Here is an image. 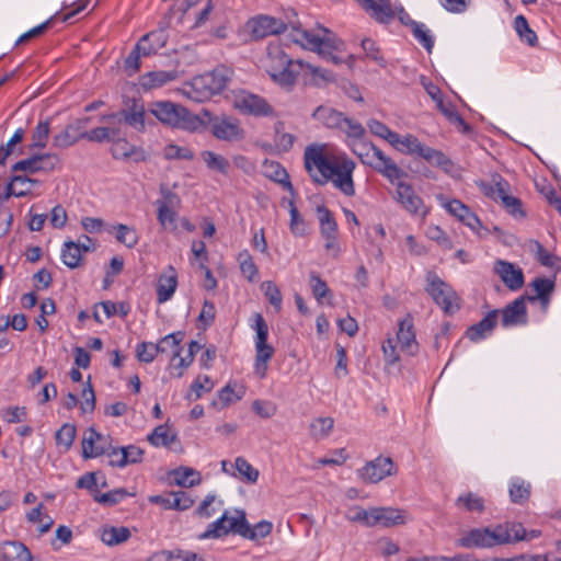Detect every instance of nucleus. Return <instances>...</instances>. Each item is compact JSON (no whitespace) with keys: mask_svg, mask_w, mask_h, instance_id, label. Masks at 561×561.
I'll use <instances>...</instances> for the list:
<instances>
[{"mask_svg":"<svg viewBox=\"0 0 561 561\" xmlns=\"http://www.w3.org/2000/svg\"><path fill=\"white\" fill-rule=\"evenodd\" d=\"M304 165L316 184L331 182L345 196L355 195L353 173L356 164L345 153H329L324 145L312 144L305 149Z\"/></svg>","mask_w":561,"mask_h":561,"instance_id":"f257e3e1","label":"nucleus"},{"mask_svg":"<svg viewBox=\"0 0 561 561\" xmlns=\"http://www.w3.org/2000/svg\"><path fill=\"white\" fill-rule=\"evenodd\" d=\"M522 524L504 523L494 527L473 528L456 540V546L465 549H491L525 539Z\"/></svg>","mask_w":561,"mask_h":561,"instance_id":"f03ea898","label":"nucleus"},{"mask_svg":"<svg viewBox=\"0 0 561 561\" xmlns=\"http://www.w3.org/2000/svg\"><path fill=\"white\" fill-rule=\"evenodd\" d=\"M302 68L304 61L293 60L280 45H268L266 70L274 82L283 88L291 89Z\"/></svg>","mask_w":561,"mask_h":561,"instance_id":"7ed1b4c3","label":"nucleus"},{"mask_svg":"<svg viewBox=\"0 0 561 561\" xmlns=\"http://www.w3.org/2000/svg\"><path fill=\"white\" fill-rule=\"evenodd\" d=\"M231 75L229 68L219 66L213 71L193 78L185 89V94L195 102H204L226 89Z\"/></svg>","mask_w":561,"mask_h":561,"instance_id":"20e7f679","label":"nucleus"},{"mask_svg":"<svg viewBox=\"0 0 561 561\" xmlns=\"http://www.w3.org/2000/svg\"><path fill=\"white\" fill-rule=\"evenodd\" d=\"M150 111L161 123L172 127L196 130L201 125L197 116L185 107L171 102H158Z\"/></svg>","mask_w":561,"mask_h":561,"instance_id":"39448f33","label":"nucleus"},{"mask_svg":"<svg viewBox=\"0 0 561 561\" xmlns=\"http://www.w3.org/2000/svg\"><path fill=\"white\" fill-rule=\"evenodd\" d=\"M312 117L321 122L325 127L339 129L348 138L360 139L365 135L364 126L335 108L320 105L312 113Z\"/></svg>","mask_w":561,"mask_h":561,"instance_id":"423d86ee","label":"nucleus"},{"mask_svg":"<svg viewBox=\"0 0 561 561\" xmlns=\"http://www.w3.org/2000/svg\"><path fill=\"white\" fill-rule=\"evenodd\" d=\"M426 293L447 314H453L460 309V298L453 287L444 282L435 272L426 274Z\"/></svg>","mask_w":561,"mask_h":561,"instance_id":"0eeeda50","label":"nucleus"},{"mask_svg":"<svg viewBox=\"0 0 561 561\" xmlns=\"http://www.w3.org/2000/svg\"><path fill=\"white\" fill-rule=\"evenodd\" d=\"M360 162L374 169L392 184L407 176V173L375 145L373 149L363 157Z\"/></svg>","mask_w":561,"mask_h":561,"instance_id":"6e6552de","label":"nucleus"},{"mask_svg":"<svg viewBox=\"0 0 561 561\" xmlns=\"http://www.w3.org/2000/svg\"><path fill=\"white\" fill-rule=\"evenodd\" d=\"M184 339V332L178 331L162 337L159 343L154 344L152 342H141L137 345L136 356L142 363H151L156 358L159 353H165L167 347L164 344H171V347L174 348V356H172V362L175 360L176 357L180 356V344Z\"/></svg>","mask_w":561,"mask_h":561,"instance_id":"1a4fd4ad","label":"nucleus"},{"mask_svg":"<svg viewBox=\"0 0 561 561\" xmlns=\"http://www.w3.org/2000/svg\"><path fill=\"white\" fill-rule=\"evenodd\" d=\"M100 121L108 125H115L125 122L127 125L134 127L137 130H144L145 107L136 100H133L131 104L127 105L126 108H123L117 113L102 115Z\"/></svg>","mask_w":561,"mask_h":561,"instance_id":"9d476101","label":"nucleus"},{"mask_svg":"<svg viewBox=\"0 0 561 561\" xmlns=\"http://www.w3.org/2000/svg\"><path fill=\"white\" fill-rule=\"evenodd\" d=\"M358 477L366 483H378L397 473V467L390 457L379 456L358 469Z\"/></svg>","mask_w":561,"mask_h":561,"instance_id":"9b49d317","label":"nucleus"},{"mask_svg":"<svg viewBox=\"0 0 561 561\" xmlns=\"http://www.w3.org/2000/svg\"><path fill=\"white\" fill-rule=\"evenodd\" d=\"M154 38L156 41V47H158L163 42V36L161 33L153 34L151 36H142L135 47L131 49L129 55L125 59V71L128 76H133L140 69V58L141 57H148L151 55H154V49L151 48V46L147 47V42L150 38Z\"/></svg>","mask_w":561,"mask_h":561,"instance_id":"f8f14e48","label":"nucleus"},{"mask_svg":"<svg viewBox=\"0 0 561 561\" xmlns=\"http://www.w3.org/2000/svg\"><path fill=\"white\" fill-rule=\"evenodd\" d=\"M251 37L261 39L267 36L277 35L287 30L283 20L270 15H259L248 22Z\"/></svg>","mask_w":561,"mask_h":561,"instance_id":"ddd939ff","label":"nucleus"},{"mask_svg":"<svg viewBox=\"0 0 561 561\" xmlns=\"http://www.w3.org/2000/svg\"><path fill=\"white\" fill-rule=\"evenodd\" d=\"M318 219L320 222V232L325 240L324 248L328 251H333L334 256L340 252L337 238V224L331 210L325 206L317 207Z\"/></svg>","mask_w":561,"mask_h":561,"instance_id":"4468645a","label":"nucleus"},{"mask_svg":"<svg viewBox=\"0 0 561 561\" xmlns=\"http://www.w3.org/2000/svg\"><path fill=\"white\" fill-rule=\"evenodd\" d=\"M81 445L84 459L96 458L107 451L110 436H104L93 427H90L84 433Z\"/></svg>","mask_w":561,"mask_h":561,"instance_id":"2eb2a0df","label":"nucleus"},{"mask_svg":"<svg viewBox=\"0 0 561 561\" xmlns=\"http://www.w3.org/2000/svg\"><path fill=\"white\" fill-rule=\"evenodd\" d=\"M398 325L397 341L400 344L401 351L410 356L416 355L420 346L415 337L412 316L407 314L399 321Z\"/></svg>","mask_w":561,"mask_h":561,"instance_id":"dca6fc26","label":"nucleus"},{"mask_svg":"<svg viewBox=\"0 0 561 561\" xmlns=\"http://www.w3.org/2000/svg\"><path fill=\"white\" fill-rule=\"evenodd\" d=\"M89 122L90 118L85 117L67 125L64 130L54 136V147L65 149L76 144L79 139H83L82 135Z\"/></svg>","mask_w":561,"mask_h":561,"instance_id":"f3484780","label":"nucleus"},{"mask_svg":"<svg viewBox=\"0 0 561 561\" xmlns=\"http://www.w3.org/2000/svg\"><path fill=\"white\" fill-rule=\"evenodd\" d=\"M397 201L404 207L405 210L413 215H426L423 201L417 196L413 187L407 183L397 181Z\"/></svg>","mask_w":561,"mask_h":561,"instance_id":"a211bd4d","label":"nucleus"},{"mask_svg":"<svg viewBox=\"0 0 561 561\" xmlns=\"http://www.w3.org/2000/svg\"><path fill=\"white\" fill-rule=\"evenodd\" d=\"M211 133L219 140L234 141L243 138V129L237 119L215 117L211 121Z\"/></svg>","mask_w":561,"mask_h":561,"instance_id":"6ab92c4d","label":"nucleus"},{"mask_svg":"<svg viewBox=\"0 0 561 561\" xmlns=\"http://www.w3.org/2000/svg\"><path fill=\"white\" fill-rule=\"evenodd\" d=\"M501 313V323L504 328L526 324L528 321L526 297H518L513 302L508 304L504 309H502Z\"/></svg>","mask_w":561,"mask_h":561,"instance_id":"aec40b11","label":"nucleus"},{"mask_svg":"<svg viewBox=\"0 0 561 561\" xmlns=\"http://www.w3.org/2000/svg\"><path fill=\"white\" fill-rule=\"evenodd\" d=\"M494 272L511 290H518L524 285V273L522 268L515 266L513 263L497 260L494 263Z\"/></svg>","mask_w":561,"mask_h":561,"instance_id":"412c9836","label":"nucleus"},{"mask_svg":"<svg viewBox=\"0 0 561 561\" xmlns=\"http://www.w3.org/2000/svg\"><path fill=\"white\" fill-rule=\"evenodd\" d=\"M500 310H492L486 313V316L479 321L478 323H474L470 325L465 335L467 339H469L471 342H479L481 340H484L495 329L497 324V318H499Z\"/></svg>","mask_w":561,"mask_h":561,"instance_id":"4be33fe9","label":"nucleus"},{"mask_svg":"<svg viewBox=\"0 0 561 561\" xmlns=\"http://www.w3.org/2000/svg\"><path fill=\"white\" fill-rule=\"evenodd\" d=\"M237 106L241 111L255 116H268L273 114L272 106L265 101V99L256 94H241L237 99Z\"/></svg>","mask_w":561,"mask_h":561,"instance_id":"5701e85b","label":"nucleus"},{"mask_svg":"<svg viewBox=\"0 0 561 561\" xmlns=\"http://www.w3.org/2000/svg\"><path fill=\"white\" fill-rule=\"evenodd\" d=\"M111 153L114 159L128 160L135 162L146 160V152L140 147L129 144L125 138H117L113 141Z\"/></svg>","mask_w":561,"mask_h":561,"instance_id":"b1692460","label":"nucleus"},{"mask_svg":"<svg viewBox=\"0 0 561 561\" xmlns=\"http://www.w3.org/2000/svg\"><path fill=\"white\" fill-rule=\"evenodd\" d=\"M178 286V275L173 266L168 268L160 275L157 285V300L159 304L168 301L174 294Z\"/></svg>","mask_w":561,"mask_h":561,"instance_id":"393cba45","label":"nucleus"},{"mask_svg":"<svg viewBox=\"0 0 561 561\" xmlns=\"http://www.w3.org/2000/svg\"><path fill=\"white\" fill-rule=\"evenodd\" d=\"M446 209L449 214L458 218L466 226H468L472 230H478L481 227V221L473 214L467 205H465L459 199H451L445 204Z\"/></svg>","mask_w":561,"mask_h":561,"instance_id":"a878e982","label":"nucleus"},{"mask_svg":"<svg viewBox=\"0 0 561 561\" xmlns=\"http://www.w3.org/2000/svg\"><path fill=\"white\" fill-rule=\"evenodd\" d=\"M371 18L381 23H388L394 18L390 0H358Z\"/></svg>","mask_w":561,"mask_h":561,"instance_id":"bb28decb","label":"nucleus"},{"mask_svg":"<svg viewBox=\"0 0 561 561\" xmlns=\"http://www.w3.org/2000/svg\"><path fill=\"white\" fill-rule=\"evenodd\" d=\"M530 286L536 291V295L527 296L526 299H528L530 302L538 300L542 310H547L551 300V295L556 287L554 280L545 277H537L531 282Z\"/></svg>","mask_w":561,"mask_h":561,"instance_id":"cd10ccee","label":"nucleus"},{"mask_svg":"<svg viewBox=\"0 0 561 561\" xmlns=\"http://www.w3.org/2000/svg\"><path fill=\"white\" fill-rule=\"evenodd\" d=\"M374 526L393 527L407 522L403 512L393 507H374Z\"/></svg>","mask_w":561,"mask_h":561,"instance_id":"c85d7f7f","label":"nucleus"},{"mask_svg":"<svg viewBox=\"0 0 561 561\" xmlns=\"http://www.w3.org/2000/svg\"><path fill=\"white\" fill-rule=\"evenodd\" d=\"M264 174L270 180L280 184L283 188L288 191L291 195H295L296 192L289 180V174L279 162L265 161Z\"/></svg>","mask_w":561,"mask_h":561,"instance_id":"c756f323","label":"nucleus"},{"mask_svg":"<svg viewBox=\"0 0 561 561\" xmlns=\"http://www.w3.org/2000/svg\"><path fill=\"white\" fill-rule=\"evenodd\" d=\"M1 561H32L28 549L21 542L5 541L0 546Z\"/></svg>","mask_w":561,"mask_h":561,"instance_id":"7c9ffc66","label":"nucleus"},{"mask_svg":"<svg viewBox=\"0 0 561 561\" xmlns=\"http://www.w3.org/2000/svg\"><path fill=\"white\" fill-rule=\"evenodd\" d=\"M436 106L448 122L459 129V131L466 135L472 133V127L465 122L461 115L457 112L456 105L453 102L439 100Z\"/></svg>","mask_w":561,"mask_h":561,"instance_id":"2f4dec72","label":"nucleus"},{"mask_svg":"<svg viewBox=\"0 0 561 561\" xmlns=\"http://www.w3.org/2000/svg\"><path fill=\"white\" fill-rule=\"evenodd\" d=\"M178 78V71L171 70V71H151L146 75H144L140 78V85L146 89H154L162 87L163 84L174 81Z\"/></svg>","mask_w":561,"mask_h":561,"instance_id":"473e14b6","label":"nucleus"},{"mask_svg":"<svg viewBox=\"0 0 561 561\" xmlns=\"http://www.w3.org/2000/svg\"><path fill=\"white\" fill-rule=\"evenodd\" d=\"M147 439L154 447L169 448L176 440V434L171 432L167 424H163L156 426Z\"/></svg>","mask_w":561,"mask_h":561,"instance_id":"72a5a7b5","label":"nucleus"},{"mask_svg":"<svg viewBox=\"0 0 561 561\" xmlns=\"http://www.w3.org/2000/svg\"><path fill=\"white\" fill-rule=\"evenodd\" d=\"M254 371L260 378H264L267 371V363L274 355V347L270 344L255 345Z\"/></svg>","mask_w":561,"mask_h":561,"instance_id":"f704fd0d","label":"nucleus"},{"mask_svg":"<svg viewBox=\"0 0 561 561\" xmlns=\"http://www.w3.org/2000/svg\"><path fill=\"white\" fill-rule=\"evenodd\" d=\"M61 260L69 268H77L82 263V252L72 240H68L62 244L61 248Z\"/></svg>","mask_w":561,"mask_h":561,"instance_id":"c9c22d12","label":"nucleus"},{"mask_svg":"<svg viewBox=\"0 0 561 561\" xmlns=\"http://www.w3.org/2000/svg\"><path fill=\"white\" fill-rule=\"evenodd\" d=\"M175 483L183 488H192L201 483V473L188 467H179L172 471Z\"/></svg>","mask_w":561,"mask_h":561,"instance_id":"e433bc0d","label":"nucleus"},{"mask_svg":"<svg viewBox=\"0 0 561 561\" xmlns=\"http://www.w3.org/2000/svg\"><path fill=\"white\" fill-rule=\"evenodd\" d=\"M531 485L522 478H514L510 483V497L513 503L523 504L530 496Z\"/></svg>","mask_w":561,"mask_h":561,"instance_id":"4c0bfd02","label":"nucleus"},{"mask_svg":"<svg viewBox=\"0 0 561 561\" xmlns=\"http://www.w3.org/2000/svg\"><path fill=\"white\" fill-rule=\"evenodd\" d=\"M130 537V530L127 527H104L101 533V540L106 546H116L127 541Z\"/></svg>","mask_w":561,"mask_h":561,"instance_id":"58836bf2","label":"nucleus"},{"mask_svg":"<svg viewBox=\"0 0 561 561\" xmlns=\"http://www.w3.org/2000/svg\"><path fill=\"white\" fill-rule=\"evenodd\" d=\"M455 505L471 513H482L484 511V500L472 492L459 495Z\"/></svg>","mask_w":561,"mask_h":561,"instance_id":"ea45409f","label":"nucleus"},{"mask_svg":"<svg viewBox=\"0 0 561 561\" xmlns=\"http://www.w3.org/2000/svg\"><path fill=\"white\" fill-rule=\"evenodd\" d=\"M243 531L241 533V537L256 541L261 538L267 537L273 529V524L267 520H261L253 527L250 526L249 523H247V526L242 524Z\"/></svg>","mask_w":561,"mask_h":561,"instance_id":"a19ab883","label":"nucleus"},{"mask_svg":"<svg viewBox=\"0 0 561 561\" xmlns=\"http://www.w3.org/2000/svg\"><path fill=\"white\" fill-rule=\"evenodd\" d=\"M202 159L208 169L217 171L224 175L229 173L230 162L225 157L215 153L214 151L205 150L202 152Z\"/></svg>","mask_w":561,"mask_h":561,"instance_id":"79ce46f5","label":"nucleus"},{"mask_svg":"<svg viewBox=\"0 0 561 561\" xmlns=\"http://www.w3.org/2000/svg\"><path fill=\"white\" fill-rule=\"evenodd\" d=\"M229 510H226L224 514L215 522L210 523L206 530L199 535L201 539L221 538L229 534V529H226V523L228 522Z\"/></svg>","mask_w":561,"mask_h":561,"instance_id":"37998d69","label":"nucleus"},{"mask_svg":"<svg viewBox=\"0 0 561 561\" xmlns=\"http://www.w3.org/2000/svg\"><path fill=\"white\" fill-rule=\"evenodd\" d=\"M134 493L128 492L124 488L114 489L112 491H108L106 493H94L93 500L100 504L113 506L117 503L122 502L127 496H133Z\"/></svg>","mask_w":561,"mask_h":561,"instance_id":"c03bdc74","label":"nucleus"},{"mask_svg":"<svg viewBox=\"0 0 561 561\" xmlns=\"http://www.w3.org/2000/svg\"><path fill=\"white\" fill-rule=\"evenodd\" d=\"M334 425V420L330 416L317 417L310 424V435L314 439H323L329 436Z\"/></svg>","mask_w":561,"mask_h":561,"instance_id":"a18cd8bd","label":"nucleus"},{"mask_svg":"<svg viewBox=\"0 0 561 561\" xmlns=\"http://www.w3.org/2000/svg\"><path fill=\"white\" fill-rule=\"evenodd\" d=\"M514 26L522 41L526 42L529 46H536L538 37L529 27L528 21L524 15H517L515 18Z\"/></svg>","mask_w":561,"mask_h":561,"instance_id":"49530a36","label":"nucleus"},{"mask_svg":"<svg viewBox=\"0 0 561 561\" xmlns=\"http://www.w3.org/2000/svg\"><path fill=\"white\" fill-rule=\"evenodd\" d=\"M410 26L413 33V36L419 41V43L427 50V53H432L434 47L433 36L430 34V31L423 23H419L415 21H410Z\"/></svg>","mask_w":561,"mask_h":561,"instance_id":"de8ad7c7","label":"nucleus"},{"mask_svg":"<svg viewBox=\"0 0 561 561\" xmlns=\"http://www.w3.org/2000/svg\"><path fill=\"white\" fill-rule=\"evenodd\" d=\"M238 263H239V266H240V270H241V273L250 280L252 282L257 273H259V270H257V266L255 265L253 259H252V255L250 254V252L248 250H242L239 254H238Z\"/></svg>","mask_w":561,"mask_h":561,"instance_id":"09e8293b","label":"nucleus"},{"mask_svg":"<svg viewBox=\"0 0 561 561\" xmlns=\"http://www.w3.org/2000/svg\"><path fill=\"white\" fill-rule=\"evenodd\" d=\"M49 122H39L32 133V144L30 145V148H45L49 137Z\"/></svg>","mask_w":561,"mask_h":561,"instance_id":"8fccbe9b","label":"nucleus"},{"mask_svg":"<svg viewBox=\"0 0 561 561\" xmlns=\"http://www.w3.org/2000/svg\"><path fill=\"white\" fill-rule=\"evenodd\" d=\"M10 183L12 184V187H15L19 191L18 194L26 196L32 192L34 186L39 184V181L30 178L27 174H15L11 178Z\"/></svg>","mask_w":561,"mask_h":561,"instance_id":"3c124183","label":"nucleus"},{"mask_svg":"<svg viewBox=\"0 0 561 561\" xmlns=\"http://www.w3.org/2000/svg\"><path fill=\"white\" fill-rule=\"evenodd\" d=\"M373 516H375L374 507L364 510L362 507L355 506L348 511L346 518L351 522L360 523L367 527H374Z\"/></svg>","mask_w":561,"mask_h":561,"instance_id":"603ef678","label":"nucleus"},{"mask_svg":"<svg viewBox=\"0 0 561 561\" xmlns=\"http://www.w3.org/2000/svg\"><path fill=\"white\" fill-rule=\"evenodd\" d=\"M214 388V383L207 375L198 376L191 385V391L187 394L188 400H197L202 392H209Z\"/></svg>","mask_w":561,"mask_h":561,"instance_id":"864d4df0","label":"nucleus"},{"mask_svg":"<svg viewBox=\"0 0 561 561\" xmlns=\"http://www.w3.org/2000/svg\"><path fill=\"white\" fill-rule=\"evenodd\" d=\"M500 201L502 202L504 208L508 214L514 217H525L526 214L523 209V203L519 198L512 196L507 193V188L504 194L501 196Z\"/></svg>","mask_w":561,"mask_h":561,"instance_id":"5fc2aeb1","label":"nucleus"},{"mask_svg":"<svg viewBox=\"0 0 561 561\" xmlns=\"http://www.w3.org/2000/svg\"><path fill=\"white\" fill-rule=\"evenodd\" d=\"M236 469L247 482L255 483L259 479V471L243 457H237L234 460Z\"/></svg>","mask_w":561,"mask_h":561,"instance_id":"6e6d98bb","label":"nucleus"},{"mask_svg":"<svg viewBox=\"0 0 561 561\" xmlns=\"http://www.w3.org/2000/svg\"><path fill=\"white\" fill-rule=\"evenodd\" d=\"M247 516L243 510H233L231 513H228V522L226 523V529H229V533L238 534L241 536L243 531L242 524L247 526Z\"/></svg>","mask_w":561,"mask_h":561,"instance_id":"4d7b16f0","label":"nucleus"},{"mask_svg":"<svg viewBox=\"0 0 561 561\" xmlns=\"http://www.w3.org/2000/svg\"><path fill=\"white\" fill-rule=\"evenodd\" d=\"M262 290L264 291L265 297L270 301V304L278 311L282 308V294L276 284L272 280H265L261 285Z\"/></svg>","mask_w":561,"mask_h":561,"instance_id":"13d9d810","label":"nucleus"},{"mask_svg":"<svg viewBox=\"0 0 561 561\" xmlns=\"http://www.w3.org/2000/svg\"><path fill=\"white\" fill-rule=\"evenodd\" d=\"M321 49L318 50L320 56H327L329 50H339L342 46V41L336 38L328 28L321 27Z\"/></svg>","mask_w":561,"mask_h":561,"instance_id":"bf43d9fd","label":"nucleus"},{"mask_svg":"<svg viewBox=\"0 0 561 561\" xmlns=\"http://www.w3.org/2000/svg\"><path fill=\"white\" fill-rule=\"evenodd\" d=\"M113 228L116 230V239L118 242L125 244L128 248H133L137 244L138 238L133 228L123 224H118Z\"/></svg>","mask_w":561,"mask_h":561,"instance_id":"052dcab7","label":"nucleus"},{"mask_svg":"<svg viewBox=\"0 0 561 561\" xmlns=\"http://www.w3.org/2000/svg\"><path fill=\"white\" fill-rule=\"evenodd\" d=\"M289 214H290V231L298 237H302L306 234V225L305 220L299 214L295 203L293 201L289 202Z\"/></svg>","mask_w":561,"mask_h":561,"instance_id":"680f3d73","label":"nucleus"},{"mask_svg":"<svg viewBox=\"0 0 561 561\" xmlns=\"http://www.w3.org/2000/svg\"><path fill=\"white\" fill-rule=\"evenodd\" d=\"M163 157L167 160H192L194 158V154L192 150L186 147H180L171 144L164 147Z\"/></svg>","mask_w":561,"mask_h":561,"instance_id":"e2e57ef3","label":"nucleus"},{"mask_svg":"<svg viewBox=\"0 0 561 561\" xmlns=\"http://www.w3.org/2000/svg\"><path fill=\"white\" fill-rule=\"evenodd\" d=\"M76 437V426L72 424H64L56 432V443L57 445L64 446L66 449H69Z\"/></svg>","mask_w":561,"mask_h":561,"instance_id":"0e129e2a","label":"nucleus"},{"mask_svg":"<svg viewBox=\"0 0 561 561\" xmlns=\"http://www.w3.org/2000/svg\"><path fill=\"white\" fill-rule=\"evenodd\" d=\"M160 193L162 195V198H160L156 202V205L158 206V208L178 209L180 207L181 198L176 193L170 191L165 186H161Z\"/></svg>","mask_w":561,"mask_h":561,"instance_id":"69168bd1","label":"nucleus"},{"mask_svg":"<svg viewBox=\"0 0 561 561\" xmlns=\"http://www.w3.org/2000/svg\"><path fill=\"white\" fill-rule=\"evenodd\" d=\"M499 181H495L494 184H489L482 182L480 184V188L483 192V194L488 197L493 198L494 201H500L501 196L504 194L505 190L507 188L508 184L506 181L502 180L499 176Z\"/></svg>","mask_w":561,"mask_h":561,"instance_id":"338daca9","label":"nucleus"},{"mask_svg":"<svg viewBox=\"0 0 561 561\" xmlns=\"http://www.w3.org/2000/svg\"><path fill=\"white\" fill-rule=\"evenodd\" d=\"M310 286L314 298L319 302H322V299L331 294L327 283L316 272L310 274Z\"/></svg>","mask_w":561,"mask_h":561,"instance_id":"774afa93","label":"nucleus"}]
</instances>
